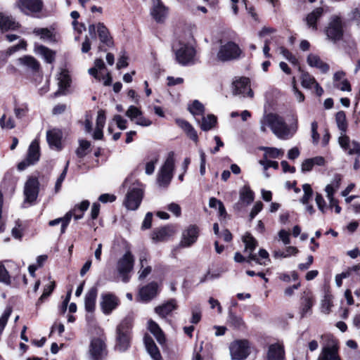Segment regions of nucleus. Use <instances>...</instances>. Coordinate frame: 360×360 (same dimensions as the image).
<instances>
[{
	"label": "nucleus",
	"mask_w": 360,
	"mask_h": 360,
	"mask_svg": "<svg viewBox=\"0 0 360 360\" xmlns=\"http://www.w3.org/2000/svg\"><path fill=\"white\" fill-rule=\"evenodd\" d=\"M292 122L288 125L281 116L275 113H269L264 116L260 121V130L266 131L269 127L272 133L279 139L288 140L293 137L298 128V121L296 115H292Z\"/></svg>",
	"instance_id": "obj_1"
},
{
	"label": "nucleus",
	"mask_w": 360,
	"mask_h": 360,
	"mask_svg": "<svg viewBox=\"0 0 360 360\" xmlns=\"http://www.w3.org/2000/svg\"><path fill=\"white\" fill-rule=\"evenodd\" d=\"M172 49L175 53L176 60L179 64L187 65L193 63L195 50L191 45L178 41L173 44Z\"/></svg>",
	"instance_id": "obj_2"
},
{
	"label": "nucleus",
	"mask_w": 360,
	"mask_h": 360,
	"mask_svg": "<svg viewBox=\"0 0 360 360\" xmlns=\"http://www.w3.org/2000/svg\"><path fill=\"white\" fill-rule=\"evenodd\" d=\"M325 32L328 39L333 42L341 40L344 35V22L342 18L337 15H332Z\"/></svg>",
	"instance_id": "obj_3"
},
{
	"label": "nucleus",
	"mask_w": 360,
	"mask_h": 360,
	"mask_svg": "<svg viewBox=\"0 0 360 360\" xmlns=\"http://www.w3.org/2000/svg\"><path fill=\"white\" fill-rule=\"evenodd\" d=\"M131 323L129 320L122 321L117 328V342L115 348L120 352L126 351L129 347V330Z\"/></svg>",
	"instance_id": "obj_4"
},
{
	"label": "nucleus",
	"mask_w": 360,
	"mask_h": 360,
	"mask_svg": "<svg viewBox=\"0 0 360 360\" xmlns=\"http://www.w3.org/2000/svg\"><path fill=\"white\" fill-rule=\"evenodd\" d=\"M134 264V258L130 251H127L117 261L116 269L124 283L129 281V274L133 270Z\"/></svg>",
	"instance_id": "obj_5"
},
{
	"label": "nucleus",
	"mask_w": 360,
	"mask_h": 360,
	"mask_svg": "<svg viewBox=\"0 0 360 360\" xmlns=\"http://www.w3.org/2000/svg\"><path fill=\"white\" fill-rule=\"evenodd\" d=\"M174 153L170 152L158 174V181L160 186H167L171 181L174 169Z\"/></svg>",
	"instance_id": "obj_6"
},
{
	"label": "nucleus",
	"mask_w": 360,
	"mask_h": 360,
	"mask_svg": "<svg viewBox=\"0 0 360 360\" xmlns=\"http://www.w3.org/2000/svg\"><path fill=\"white\" fill-rule=\"evenodd\" d=\"M241 53V49L236 43L229 41L220 46L217 57L219 60L224 62L237 59Z\"/></svg>",
	"instance_id": "obj_7"
},
{
	"label": "nucleus",
	"mask_w": 360,
	"mask_h": 360,
	"mask_svg": "<svg viewBox=\"0 0 360 360\" xmlns=\"http://www.w3.org/2000/svg\"><path fill=\"white\" fill-rule=\"evenodd\" d=\"M232 359L244 360L250 353V345L246 340H238L231 343L229 346Z\"/></svg>",
	"instance_id": "obj_8"
},
{
	"label": "nucleus",
	"mask_w": 360,
	"mask_h": 360,
	"mask_svg": "<svg viewBox=\"0 0 360 360\" xmlns=\"http://www.w3.org/2000/svg\"><path fill=\"white\" fill-rule=\"evenodd\" d=\"M120 304L119 298L111 292H104L101 295L100 306L103 313L109 315Z\"/></svg>",
	"instance_id": "obj_9"
},
{
	"label": "nucleus",
	"mask_w": 360,
	"mask_h": 360,
	"mask_svg": "<svg viewBox=\"0 0 360 360\" xmlns=\"http://www.w3.org/2000/svg\"><path fill=\"white\" fill-rule=\"evenodd\" d=\"M96 31H97L98 37L102 44L107 46H112L113 44L112 39L109 34L108 30L103 23L95 25H89V32L93 38L96 37Z\"/></svg>",
	"instance_id": "obj_10"
},
{
	"label": "nucleus",
	"mask_w": 360,
	"mask_h": 360,
	"mask_svg": "<svg viewBox=\"0 0 360 360\" xmlns=\"http://www.w3.org/2000/svg\"><path fill=\"white\" fill-rule=\"evenodd\" d=\"M39 183L37 178L30 177L24 186L25 202L32 204L39 194Z\"/></svg>",
	"instance_id": "obj_11"
},
{
	"label": "nucleus",
	"mask_w": 360,
	"mask_h": 360,
	"mask_svg": "<svg viewBox=\"0 0 360 360\" xmlns=\"http://www.w3.org/2000/svg\"><path fill=\"white\" fill-rule=\"evenodd\" d=\"M250 79L247 77H240L234 80L232 83L233 94L241 95L243 97H253V91L250 89Z\"/></svg>",
	"instance_id": "obj_12"
},
{
	"label": "nucleus",
	"mask_w": 360,
	"mask_h": 360,
	"mask_svg": "<svg viewBox=\"0 0 360 360\" xmlns=\"http://www.w3.org/2000/svg\"><path fill=\"white\" fill-rule=\"evenodd\" d=\"M143 198V191L140 188H133L128 191L124 202L125 207L130 210H136Z\"/></svg>",
	"instance_id": "obj_13"
},
{
	"label": "nucleus",
	"mask_w": 360,
	"mask_h": 360,
	"mask_svg": "<svg viewBox=\"0 0 360 360\" xmlns=\"http://www.w3.org/2000/svg\"><path fill=\"white\" fill-rule=\"evenodd\" d=\"M243 241L245 245V252L248 253L247 262H250L251 261H255L256 263L260 265H266V264L265 262H261L260 259L257 257V255L253 254V251L255 250L257 246V241L251 236V234L246 233L243 237Z\"/></svg>",
	"instance_id": "obj_14"
},
{
	"label": "nucleus",
	"mask_w": 360,
	"mask_h": 360,
	"mask_svg": "<svg viewBox=\"0 0 360 360\" xmlns=\"http://www.w3.org/2000/svg\"><path fill=\"white\" fill-rule=\"evenodd\" d=\"M89 353L93 360H103L107 355L105 344L100 338L93 339L89 347Z\"/></svg>",
	"instance_id": "obj_15"
},
{
	"label": "nucleus",
	"mask_w": 360,
	"mask_h": 360,
	"mask_svg": "<svg viewBox=\"0 0 360 360\" xmlns=\"http://www.w3.org/2000/svg\"><path fill=\"white\" fill-rule=\"evenodd\" d=\"M199 230L195 225H190L182 233L180 245L183 248L190 247L198 238Z\"/></svg>",
	"instance_id": "obj_16"
},
{
	"label": "nucleus",
	"mask_w": 360,
	"mask_h": 360,
	"mask_svg": "<svg viewBox=\"0 0 360 360\" xmlns=\"http://www.w3.org/2000/svg\"><path fill=\"white\" fill-rule=\"evenodd\" d=\"M41 0H19L18 7L26 15L41 11L42 8Z\"/></svg>",
	"instance_id": "obj_17"
},
{
	"label": "nucleus",
	"mask_w": 360,
	"mask_h": 360,
	"mask_svg": "<svg viewBox=\"0 0 360 360\" xmlns=\"http://www.w3.org/2000/svg\"><path fill=\"white\" fill-rule=\"evenodd\" d=\"M153 7L150 14L158 22H162L167 15V8L163 5L161 0H152Z\"/></svg>",
	"instance_id": "obj_18"
},
{
	"label": "nucleus",
	"mask_w": 360,
	"mask_h": 360,
	"mask_svg": "<svg viewBox=\"0 0 360 360\" xmlns=\"http://www.w3.org/2000/svg\"><path fill=\"white\" fill-rule=\"evenodd\" d=\"M318 360H341L338 354V347L335 345L324 346L318 357Z\"/></svg>",
	"instance_id": "obj_19"
},
{
	"label": "nucleus",
	"mask_w": 360,
	"mask_h": 360,
	"mask_svg": "<svg viewBox=\"0 0 360 360\" xmlns=\"http://www.w3.org/2000/svg\"><path fill=\"white\" fill-rule=\"evenodd\" d=\"M302 86L306 89H316V93L318 96L322 95L323 93V89L316 82L314 77L310 75L308 72H303L301 75Z\"/></svg>",
	"instance_id": "obj_20"
},
{
	"label": "nucleus",
	"mask_w": 360,
	"mask_h": 360,
	"mask_svg": "<svg viewBox=\"0 0 360 360\" xmlns=\"http://www.w3.org/2000/svg\"><path fill=\"white\" fill-rule=\"evenodd\" d=\"M97 293V288L92 287L85 295L84 307L86 311L89 313H93L95 310Z\"/></svg>",
	"instance_id": "obj_21"
},
{
	"label": "nucleus",
	"mask_w": 360,
	"mask_h": 360,
	"mask_svg": "<svg viewBox=\"0 0 360 360\" xmlns=\"http://www.w3.org/2000/svg\"><path fill=\"white\" fill-rule=\"evenodd\" d=\"M307 62L310 67L316 68L323 73H326L329 70V65L316 54L310 53L307 56Z\"/></svg>",
	"instance_id": "obj_22"
},
{
	"label": "nucleus",
	"mask_w": 360,
	"mask_h": 360,
	"mask_svg": "<svg viewBox=\"0 0 360 360\" xmlns=\"http://www.w3.org/2000/svg\"><path fill=\"white\" fill-rule=\"evenodd\" d=\"M323 13L324 10L321 7L315 8L309 13L306 17V22L308 27L316 31L317 30L316 22L321 18Z\"/></svg>",
	"instance_id": "obj_23"
},
{
	"label": "nucleus",
	"mask_w": 360,
	"mask_h": 360,
	"mask_svg": "<svg viewBox=\"0 0 360 360\" xmlns=\"http://www.w3.org/2000/svg\"><path fill=\"white\" fill-rule=\"evenodd\" d=\"M285 352L283 347L278 344H272L269 347L267 360H284Z\"/></svg>",
	"instance_id": "obj_24"
},
{
	"label": "nucleus",
	"mask_w": 360,
	"mask_h": 360,
	"mask_svg": "<svg viewBox=\"0 0 360 360\" xmlns=\"http://www.w3.org/2000/svg\"><path fill=\"white\" fill-rule=\"evenodd\" d=\"M20 27V24L11 16L0 13V29L2 32L15 30Z\"/></svg>",
	"instance_id": "obj_25"
},
{
	"label": "nucleus",
	"mask_w": 360,
	"mask_h": 360,
	"mask_svg": "<svg viewBox=\"0 0 360 360\" xmlns=\"http://www.w3.org/2000/svg\"><path fill=\"white\" fill-rule=\"evenodd\" d=\"M158 285L155 283H150L143 287L139 291V297L143 302H148L157 295Z\"/></svg>",
	"instance_id": "obj_26"
},
{
	"label": "nucleus",
	"mask_w": 360,
	"mask_h": 360,
	"mask_svg": "<svg viewBox=\"0 0 360 360\" xmlns=\"http://www.w3.org/2000/svg\"><path fill=\"white\" fill-rule=\"evenodd\" d=\"M144 343L147 352L154 360H160V352L151 337L145 335Z\"/></svg>",
	"instance_id": "obj_27"
},
{
	"label": "nucleus",
	"mask_w": 360,
	"mask_h": 360,
	"mask_svg": "<svg viewBox=\"0 0 360 360\" xmlns=\"http://www.w3.org/2000/svg\"><path fill=\"white\" fill-rule=\"evenodd\" d=\"M176 308V304L175 300H171L166 303H164L155 308V313L162 318H165L169 315L173 310Z\"/></svg>",
	"instance_id": "obj_28"
},
{
	"label": "nucleus",
	"mask_w": 360,
	"mask_h": 360,
	"mask_svg": "<svg viewBox=\"0 0 360 360\" xmlns=\"http://www.w3.org/2000/svg\"><path fill=\"white\" fill-rule=\"evenodd\" d=\"M39 142L37 140H34L29 146L26 159H27L31 164L34 165L39 161Z\"/></svg>",
	"instance_id": "obj_29"
},
{
	"label": "nucleus",
	"mask_w": 360,
	"mask_h": 360,
	"mask_svg": "<svg viewBox=\"0 0 360 360\" xmlns=\"http://www.w3.org/2000/svg\"><path fill=\"white\" fill-rule=\"evenodd\" d=\"M175 122L176 124L185 131L190 139L194 141L198 140L197 132L188 122L179 118L176 119Z\"/></svg>",
	"instance_id": "obj_30"
},
{
	"label": "nucleus",
	"mask_w": 360,
	"mask_h": 360,
	"mask_svg": "<svg viewBox=\"0 0 360 360\" xmlns=\"http://www.w3.org/2000/svg\"><path fill=\"white\" fill-rule=\"evenodd\" d=\"M148 328L160 345L165 343V335L157 323L153 320H149L148 322Z\"/></svg>",
	"instance_id": "obj_31"
},
{
	"label": "nucleus",
	"mask_w": 360,
	"mask_h": 360,
	"mask_svg": "<svg viewBox=\"0 0 360 360\" xmlns=\"http://www.w3.org/2000/svg\"><path fill=\"white\" fill-rule=\"evenodd\" d=\"M254 192L250 189L249 186H244L239 192L240 202L244 205H250L254 200Z\"/></svg>",
	"instance_id": "obj_32"
},
{
	"label": "nucleus",
	"mask_w": 360,
	"mask_h": 360,
	"mask_svg": "<svg viewBox=\"0 0 360 360\" xmlns=\"http://www.w3.org/2000/svg\"><path fill=\"white\" fill-rule=\"evenodd\" d=\"M173 234V231L169 227H163L155 230L152 233V239L155 241H164Z\"/></svg>",
	"instance_id": "obj_33"
},
{
	"label": "nucleus",
	"mask_w": 360,
	"mask_h": 360,
	"mask_svg": "<svg viewBox=\"0 0 360 360\" xmlns=\"http://www.w3.org/2000/svg\"><path fill=\"white\" fill-rule=\"evenodd\" d=\"M61 137V131L56 129L49 131L46 134L48 143L51 147H55L56 148H59L60 146Z\"/></svg>",
	"instance_id": "obj_34"
},
{
	"label": "nucleus",
	"mask_w": 360,
	"mask_h": 360,
	"mask_svg": "<svg viewBox=\"0 0 360 360\" xmlns=\"http://www.w3.org/2000/svg\"><path fill=\"white\" fill-rule=\"evenodd\" d=\"M35 51L41 56L46 62L49 63H52L55 60L56 53L44 46L39 45L35 46Z\"/></svg>",
	"instance_id": "obj_35"
},
{
	"label": "nucleus",
	"mask_w": 360,
	"mask_h": 360,
	"mask_svg": "<svg viewBox=\"0 0 360 360\" xmlns=\"http://www.w3.org/2000/svg\"><path fill=\"white\" fill-rule=\"evenodd\" d=\"M33 34L45 41H55V34L48 28H34Z\"/></svg>",
	"instance_id": "obj_36"
},
{
	"label": "nucleus",
	"mask_w": 360,
	"mask_h": 360,
	"mask_svg": "<svg viewBox=\"0 0 360 360\" xmlns=\"http://www.w3.org/2000/svg\"><path fill=\"white\" fill-rule=\"evenodd\" d=\"M72 214H73L72 212H68L65 214V215L63 217L57 218V219L50 221L49 222V224L51 226H56V225L61 223L60 232H61V233H64L65 232L68 225L69 224V223L72 217Z\"/></svg>",
	"instance_id": "obj_37"
},
{
	"label": "nucleus",
	"mask_w": 360,
	"mask_h": 360,
	"mask_svg": "<svg viewBox=\"0 0 360 360\" xmlns=\"http://www.w3.org/2000/svg\"><path fill=\"white\" fill-rule=\"evenodd\" d=\"M341 181V176L339 174H336L334 176L333 180L331 184H328L326 186L325 191L326 193V195L328 200H331L333 198V195L335 192L339 188Z\"/></svg>",
	"instance_id": "obj_38"
},
{
	"label": "nucleus",
	"mask_w": 360,
	"mask_h": 360,
	"mask_svg": "<svg viewBox=\"0 0 360 360\" xmlns=\"http://www.w3.org/2000/svg\"><path fill=\"white\" fill-rule=\"evenodd\" d=\"M139 262L141 269L139 271V279H143L150 274L152 268L150 266H146L147 264L146 254L144 253L140 256Z\"/></svg>",
	"instance_id": "obj_39"
},
{
	"label": "nucleus",
	"mask_w": 360,
	"mask_h": 360,
	"mask_svg": "<svg viewBox=\"0 0 360 360\" xmlns=\"http://www.w3.org/2000/svg\"><path fill=\"white\" fill-rule=\"evenodd\" d=\"M260 150L264 152L263 158H277L282 157L284 151L282 149L274 147H261Z\"/></svg>",
	"instance_id": "obj_40"
},
{
	"label": "nucleus",
	"mask_w": 360,
	"mask_h": 360,
	"mask_svg": "<svg viewBox=\"0 0 360 360\" xmlns=\"http://www.w3.org/2000/svg\"><path fill=\"white\" fill-rule=\"evenodd\" d=\"M19 62L20 64L25 65L26 67L33 70H37L39 68V63L32 56H25L24 57H22L19 58Z\"/></svg>",
	"instance_id": "obj_41"
},
{
	"label": "nucleus",
	"mask_w": 360,
	"mask_h": 360,
	"mask_svg": "<svg viewBox=\"0 0 360 360\" xmlns=\"http://www.w3.org/2000/svg\"><path fill=\"white\" fill-rule=\"evenodd\" d=\"M314 304L313 297L309 294H306L302 297V316L306 315L311 309Z\"/></svg>",
	"instance_id": "obj_42"
},
{
	"label": "nucleus",
	"mask_w": 360,
	"mask_h": 360,
	"mask_svg": "<svg viewBox=\"0 0 360 360\" xmlns=\"http://www.w3.org/2000/svg\"><path fill=\"white\" fill-rule=\"evenodd\" d=\"M335 120L338 129L345 133L347 129V123L346 120V115L344 111H339L336 113Z\"/></svg>",
	"instance_id": "obj_43"
},
{
	"label": "nucleus",
	"mask_w": 360,
	"mask_h": 360,
	"mask_svg": "<svg viewBox=\"0 0 360 360\" xmlns=\"http://www.w3.org/2000/svg\"><path fill=\"white\" fill-rule=\"evenodd\" d=\"M217 122V118L212 115L207 117H203L202 120L201 129L203 131H208L211 129Z\"/></svg>",
	"instance_id": "obj_44"
},
{
	"label": "nucleus",
	"mask_w": 360,
	"mask_h": 360,
	"mask_svg": "<svg viewBox=\"0 0 360 360\" xmlns=\"http://www.w3.org/2000/svg\"><path fill=\"white\" fill-rule=\"evenodd\" d=\"M188 110L195 117L198 115H203L205 111L203 105L197 100L193 102L188 107Z\"/></svg>",
	"instance_id": "obj_45"
},
{
	"label": "nucleus",
	"mask_w": 360,
	"mask_h": 360,
	"mask_svg": "<svg viewBox=\"0 0 360 360\" xmlns=\"http://www.w3.org/2000/svg\"><path fill=\"white\" fill-rule=\"evenodd\" d=\"M58 79L60 89H66L70 86V77L66 70H63L60 72Z\"/></svg>",
	"instance_id": "obj_46"
},
{
	"label": "nucleus",
	"mask_w": 360,
	"mask_h": 360,
	"mask_svg": "<svg viewBox=\"0 0 360 360\" xmlns=\"http://www.w3.org/2000/svg\"><path fill=\"white\" fill-rule=\"evenodd\" d=\"M228 321L235 328H241L244 326L242 318L233 313H229Z\"/></svg>",
	"instance_id": "obj_47"
},
{
	"label": "nucleus",
	"mask_w": 360,
	"mask_h": 360,
	"mask_svg": "<svg viewBox=\"0 0 360 360\" xmlns=\"http://www.w3.org/2000/svg\"><path fill=\"white\" fill-rule=\"evenodd\" d=\"M54 288H55V282L54 281H51L49 285H46L44 289L43 294L39 298V300L37 302V305L41 304L44 302V300L51 294Z\"/></svg>",
	"instance_id": "obj_48"
},
{
	"label": "nucleus",
	"mask_w": 360,
	"mask_h": 360,
	"mask_svg": "<svg viewBox=\"0 0 360 360\" xmlns=\"http://www.w3.org/2000/svg\"><path fill=\"white\" fill-rule=\"evenodd\" d=\"M302 188L304 193L300 201L303 205H307L309 199L311 198L313 191L310 185L308 184H304Z\"/></svg>",
	"instance_id": "obj_49"
},
{
	"label": "nucleus",
	"mask_w": 360,
	"mask_h": 360,
	"mask_svg": "<svg viewBox=\"0 0 360 360\" xmlns=\"http://www.w3.org/2000/svg\"><path fill=\"white\" fill-rule=\"evenodd\" d=\"M126 115L131 121H134L138 117L142 115V112L136 106L130 105L126 112Z\"/></svg>",
	"instance_id": "obj_50"
},
{
	"label": "nucleus",
	"mask_w": 360,
	"mask_h": 360,
	"mask_svg": "<svg viewBox=\"0 0 360 360\" xmlns=\"http://www.w3.org/2000/svg\"><path fill=\"white\" fill-rule=\"evenodd\" d=\"M333 306L332 297L330 295H326L321 303L322 311L325 314H328Z\"/></svg>",
	"instance_id": "obj_51"
},
{
	"label": "nucleus",
	"mask_w": 360,
	"mask_h": 360,
	"mask_svg": "<svg viewBox=\"0 0 360 360\" xmlns=\"http://www.w3.org/2000/svg\"><path fill=\"white\" fill-rule=\"evenodd\" d=\"M90 142L86 140L79 141V147L77 149L76 153L79 157H83L86 155V150L90 147Z\"/></svg>",
	"instance_id": "obj_52"
},
{
	"label": "nucleus",
	"mask_w": 360,
	"mask_h": 360,
	"mask_svg": "<svg viewBox=\"0 0 360 360\" xmlns=\"http://www.w3.org/2000/svg\"><path fill=\"white\" fill-rule=\"evenodd\" d=\"M22 225L21 221L18 219L15 221V226L12 229V236L17 239L21 238L22 236Z\"/></svg>",
	"instance_id": "obj_53"
},
{
	"label": "nucleus",
	"mask_w": 360,
	"mask_h": 360,
	"mask_svg": "<svg viewBox=\"0 0 360 360\" xmlns=\"http://www.w3.org/2000/svg\"><path fill=\"white\" fill-rule=\"evenodd\" d=\"M278 277L281 281L285 283H290L291 278L293 281H297L298 279V275L295 271H292L290 274L281 273L278 274Z\"/></svg>",
	"instance_id": "obj_54"
},
{
	"label": "nucleus",
	"mask_w": 360,
	"mask_h": 360,
	"mask_svg": "<svg viewBox=\"0 0 360 360\" xmlns=\"http://www.w3.org/2000/svg\"><path fill=\"white\" fill-rule=\"evenodd\" d=\"M259 163L263 166L264 170H267L269 167H273L275 169H278V163L276 161L269 160L267 158H263L259 161Z\"/></svg>",
	"instance_id": "obj_55"
},
{
	"label": "nucleus",
	"mask_w": 360,
	"mask_h": 360,
	"mask_svg": "<svg viewBox=\"0 0 360 360\" xmlns=\"http://www.w3.org/2000/svg\"><path fill=\"white\" fill-rule=\"evenodd\" d=\"M0 282L6 284H9L11 282L8 272L1 262H0Z\"/></svg>",
	"instance_id": "obj_56"
},
{
	"label": "nucleus",
	"mask_w": 360,
	"mask_h": 360,
	"mask_svg": "<svg viewBox=\"0 0 360 360\" xmlns=\"http://www.w3.org/2000/svg\"><path fill=\"white\" fill-rule=\"evenodd\" d=\"M345 150H348L349 155H356L358 157L360 156V145L356 141H352Z\"/></svg>",
	"instance_id": "obj_57"
},
{
	"label": "nucleus",
	"mask_w": 360,
	"mask_h": 360,
	"mask_svg": "<svg viewBox=\"0 0 360 360\" xmlns=\"http://www.w3.org/2000/svg\"><path fill=\"white\" fill-rule=\"evenodd\" d=\"M334 86L342 91H351L352 88L347 79H344L338 83H335Z\"/></svg>",
	"instance_id": "obj_58"
},
{
	"label": "nucleus",
	"mask_w": 360,
	"mask_h": 360,
	"mask_svg": "<svg viewBox=\"0 0 360 360\" xmlns=\"http://www.w3.org/2000/svg\"><path fill=\"white\" fill-rule=\"evenodd\" d=\"M192 317L191 322L193 324L198 323L201 319V310L198 307L192 308Z\"/></svg>",
	"instance_id": "obj_59"
},
{
	"label": "nucleus",
	"mask_w": 360,
	"mask_h": 360,
	"mask_svg": "<svg viewBox=\"0 0 360 360\" xmlns=\"http://www.w3.org/2000/svg\"><path fill=\"white\" fill-rule=\"evenodd\" d=\"M27 111H28V108L26 105L15 106L14 108V113L17 118L23 117L24 116H25Z\"/></svg>",
	"instance_id": "obj_60"
},
{
	"label": "nucleus",
	"mask_w": 360,
	"mask_h": 360,
	"mask_svg": "<svg viewBox=\"0 0 360 360\" xmlns=\"http://www.w3.org/2000/svg\"><path fill=\"white\" fill-rule=\"evenodd\" d=\"M113 121L115 122L117 127L122 130L127 129V120L124 119L121 115H116L113 117Z\"/></svg>",
	"instance_id": "obj_61"
},
{
	"label": "nucleus",
	"mask_w": 360,
	"mask_h": 360,
	"mask_svg": "<svg viewBox=\"0 0 360 360\" xmlns=\"http://www.w3.org/2000/svg\"><path fill=\"white\" fill-rule=\"evenodd\" d=\"M279 239L285 245L290 243V233L285 229H281L278 233Z\"/></svg>",
	"instance_id": "obj_62"
},
{
	"label": "nucleus",
	"mask_w": 360,
	"mask_h": 360,
	"mask_svg": "<svg viewBox=\"0 0 360 360\" xmlns=\"http://www.w3.org/2000/svg\"><path fill=\"white\" fill-rule=\"evenodd\" d=\"M275 32H276V30L275 29H274L272 27H270L264 26L259 32L258 36L260 38H264V37H266L267 36H271L273 34H274Z\"/></svg>",
	"instance_id": "obj_63"
},
{
	"label": "nucleus",
	"mask_w": 360,
	"mask_h": 360,
	"mask_svg": "<svg viewBox=\"0 0 360 360\" xmlns=\"http://www.w3.org/2000/svg\"><path fill=\"white\" fill-rule=\"evenodd\" d=\"M105 123V115L103 110L98 112L96 127L103 128Z\"/></svg>",
	"instance_id": "obj_64"
}]
</instances>
